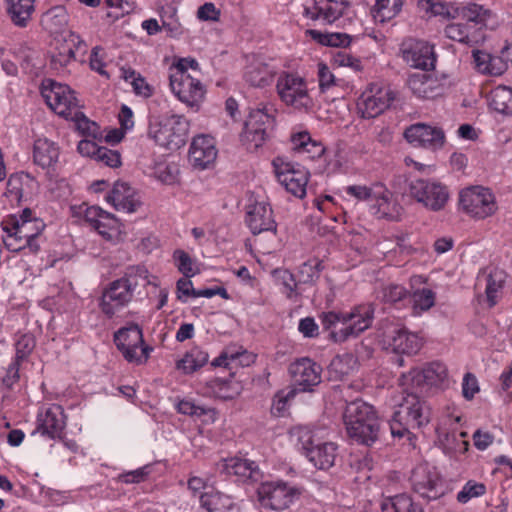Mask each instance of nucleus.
Masks as SVG:
<instances>
[{
	"label": "nucleus",
	"mask_w": 512,
	"mask_h": 512,
	"mask_svg": "<svg viewBox=\"0 0 512 512\" xmlns=\"http://www.w3.org/2000/svg\"><path fill=\"white\" fill-rule=\"evenodd\" d=\"M444 33L447 38L468 46L476 45L484 39V34L472 29L465 21L448 24Z\"/></svg>",
	"instance_id": "obj_37"
},
{
	"label": "nucleus",
	"mask_w": 512,
	"mask_h": 512,
	"mask_svg": "<svg viewBox=\"0 0 512 512\" xmlns=\"http://www.w3.org/2000/svg\"><path fill=\"white\" fill-rule=\"evenodd\" d=\"M41 95L59 116L69 119L71 116L79 115L80 102L68 85L46 79L41 86Z\"/></svg>",
	"instance_id": "obj_12"
},
{
	"label": "nucleus",
	"mask_w": 512,
	"mask_h": 512,
	"mask_svg": "<svg viewBox=\"0 0 512 512\" xmlns=\"http://www.w3.org/2000/svg\"><path fill=\"white\" fill-rule=\"evenodd\" d=\"M66 427V416L60 405L52 404L37 415V428L33 433L39 432L50 439H60Z\"/></svg>",
	"instance_id": "obj_24"
},
{
	"label": "nucleus",
	"mask_w": 512,
	"mask_h": 512,
	"mask_svg": "<svg viewBox=\"0 0 512 512\" xmlns=\"http://www.w3.org/2000/svg\"><path fill=\"white\" fill-rule=\"evenodd\" d=\"M407 85L411 92L421 99H435L445 93L444 83L436 76L427 73L411 74Z\"/></svg>",
	"instance_id": "obj_28"
},
{
	"label": "nucleus",
	"mask_w": 512,
	"mask_h": 512,
	"mask_svg": "<svg viewBox=\"0 0 512 512\" xmlns=\"http://www.w3.org/2000/svg\"><path fill=\"white\" fill-rule=\"evenodd\" d=\"M246 223L253 234L276 230V222L273 218L272 209L265 202H256L249 206L246 215Z\"/></svg>",
	"instance_id": "obj_32"
},
{
	"label": "nucleus",
	"mask_w": 512,
	"mask_h": 512,
	"mask_svg": "<svg viewBox=\"0 0 512 512\" xmlns=\"http://www.w3.org/2000/svg\"><path fill=\"white\" fill-rule=\"evenodd\" d=\"M293 382L302 391L311 390L321 382V367L309 358H301L289 366Z\"/></svg>",
	"instance_id": "obj_27"
},
{
	"label": "nucleus",
	"mask_w": 512,
	"mask_h": 512,
	"mask_svg": "<svg viewBox=\"0 0 512 512\" xmlns=\"http://www.w3.org/2000/svg\"><path fill=\"white\" fill-rule=\"evenodd\" d=\"M35 0H7L8 13L13 23L25 27L34 12Z\"/></svg>",
	"instance_id": "obj_45"
},
{
	"label": "nucleus",
	"mask_w": 512,
	"mask_h": 512,
	"mask_svg": "<svg viewBox=\"0 0 512 512\" xmlns=\"http://www.w3.org/2000/svg\"><path fill=\"white\" fill-rule=\"evenodd\" d=\"M317 76L319 82V89L323 93L327 92L337 84L335 76L330 71L329 67L324 63L318 64Z\"/></svg>",
	"instance_id": "obj_63"
},
{
	"label": "nucleus",
	"mask_w": 512,
	"mask_h": 512,
	"mask_svg": "<svg viewBox=\"0 0 512 512\" xmlns=\"http://www.w3.org/2000/svg\"><path fill=\"white\" fill-rule=\"evenodd\" d=\"M321 430H311L307 427H298L294 430L298 444L305 451L306 457L318 469L326 470L335 464L337 458V445L333 442H321Z\"/></svg>",
	"instance_id": "obj_7"
},
{
	"label": "nucleus",
	"mask_w": 512,
	"mask_h": 512,
	"mask_svg": "<svg viewBox=\"0 0 512 512\" xmlns=\"http://www.w3.org/2000/svg\"><path fill=\"white\" fill-rule=\"evenodd\" d=\"M86 45L80 36L74 32L67 31L54 38L50 54V68L57 73H65L68 66L75 61L76 53H85Z\"/></svg>",
	"instance_id": "obj_15"
},
{
	"label": "nucleus",
	"mask_w": 512,
	"mask_h": 512,
	"mask_svg": "<svg viewBox=\"0 0 512 512\" xmlns=\"http://www.w3.org/2000/svg\"><path fill=\"white\" fill-rule=\"evenodd\" d=\"M408 196L425 209L442 211L450 199L448 187L435 179H413L408 183Z\"/></svg>",
	"instance_id": "obj_8"
},
{
	"label": "nucleus",
	"mask_w": 512,
	"mask_h": 512,
	"mask_svg": "<svg viewBox=\"0 0 512 512\" xmlns=\"http://www.w3.org/2000/svg\"><path fill=\"white\" fill-rule=\"evenodd\" d=\"M217 157L215 140L208 135L194 137L190 149L189 160L194 167L205 169L214 163Z\"/></svg>",
	"instance_id": "obj_29"
},
{
	"label": "nucleus",
	"mask_w": 512,
	"mask_h": 512,
	"mask_svg": "<svg viewBox=\"0 0 512 512\" xmlns=\"http://www.w3.org/2000/svg\"><path fill=\"white\" fill-rule=\"evenodd\" d=\"M402 52L405 62L413 68L429 70L435 66L434 47L427 42L416 41L410 43Z\"/></svg>",
	"instance_id": "obj_30"
},
{
	"label": "nucleus",
	"mask_w": 512,
	"mask_h": 512,
	"mask_svg": "<svg viewBox=\"0 0 512 512\" xmlns=\"http://www.w3.org/2000/svg\"><path fill=\"white\" fill-rule=\"evenodd\" d=\"M346 433L353 441L370 446L379 434V422L373 406L362 400H355L346 405L343 413Z\"/></svg>",
	"instance_id": "obj_3"
},
{
	"label": "nucleus",
	"mask_w": 512,
	"mask_h": 512,
	"mask_svg": "<svg viewBox=\"0 0 512 512\" xmlns=\"http://www.w3.org/2000/svg\"><path fill=\"white\" fill-rule=\"evenodd\" d=\"M241 391V383L232 378H215L206 383V393L222 400L234 399Z\"/></svg>",
	"instance_id": "obj_38"
},
{
	"label": "nucleus",
	"mask_w": 512,
	"mask_h": 512,
	"mask_svg": "<svg viewBox=\"0 0 512 512\" xmlns=\"http://www.w3.org/2000/svg\"><path fill=\"white\" fill-rule=\"evenodd\" d=\"M41 24L51 34L63 33L68 24V13L65 7L50 8L42 15Z\"/></svg>",
	"instance_id": "obj_42"
},
{
	"label": "nucleus",
	"mask_w": 512,
	"mask_h": 512,
	"mask_svg": "<svg viewBox=\"0 0 512 512\" xmlns=\"http://www.w3.org/2000/svg\"><path fill=\"white\" fill-rule=\"evenodd\" d=\"M490 107L503 114L512 116V89L507 86H497L490 93Z\"/></svg>",
	"instance_id": "obj_48"
},
{
	"label": "nucleus",
	"mask_w": 512,
	"mask_h": 512,
	"mask_svg": "<svg viewBox=\"0 0 512 512\" xmlns=\"http://www.w3.org/2000/svg\"><path fill=\"white\" fill-rule=\"evenodd\" d=\"M410 481L414 492L427 500H435L443 494L439 473L428 463L417 465L412 471Z\"/></svg>",
	"instance_id": "obj_20"
},
{
	"label": "nucleus",
	"mask_w": 512,
	"mask_h": 512,
	"mask_svg": "<svg viewBox=\"0 0 512 512\" xmlns=\"http://www.w3.org/2000/svg\"><path fill=\"white\" fill-rule=\"evenodd\" d=\"M199 72V63L194 58H180L169 68V74H190L188 70Z\"/></svg>",
	"instance_id": "obj_64"
},
{
	"label": "nucleus",
	"mask_w": 512,
	"mask_h": 512,
	"mask_svg": "<svg viewBox=\"0 0 512 512\" xmlns=\"http://www.w3.org/2000/svg\"><path fill=\"white\" fill-rule=\"evenodd\" d=\"M72 210L74 214L83 216L85 222L105 239H113L121 233L120 221L99 206L82 204L72 207Z\"/></svg>",
	"instance_id": "obj_18"
},
{
	"label": "nucleus",
	"mask_w": 512,
	"mask_h": 512,
	"mask_svg": "<svg viewBox=\"0 0 512 512\" xmlns=\"http://www.w3.org/2000/svg\"><path fill=\"white\" fill-rule=\"evenodd\" d=\"M162 29L168 36L178 38L184 33V29L177 18V8L171 4L163 6L160 11Z\"/></svg>",
	"instance_id": "obj_50"
},
{
	"label": "nucleus",
	"mask_w": 512,
	"mask_h": 512,
	"mask_svg": "<svg viewBox=\"0 0 512 512\" xmlns=\"http://www.w3.org/2000/svg\"><path fill=\"white\" fill-rule=\"evenodd\" d=\"M404 137L413 146L431 151H437L445 144L444 131L425 123L410 125L405 129Z\"/></svg>",
	"instance_id": "obj_22"
},
{
	"label": "nucleus",
	"mask_w": 512,
	"mask_h": 512,
	"mask_svg": "<svg viewBox=\"0 0 512 512\" xmlns=\"http://www.w3.org/2000/svg\"><path fill=\"white\" fill-rule=\"evenodd\" d=\"M173 259L176 267L185 277H191L195 274L194 264L188 253L183 250H176L173 253Z\"/></svg>",
	"instance_id": "obj_61"
},
{
	"label": "nucleus",
	"mask_w": 512,
	"mask_h": 512,
	"mask_svg": "<svg viewBox=\"0 0 512 512\" xmlns=\"http://www.w3.org/2000/svg\"><path fill=\"white\" fill-rule=\"evenodd\" d=\"M404 0H375L372 15L376 22L386 23L402 10Z\"/></svg>",
	"instance_id": "obj_46"
},
{
	"label": "nucleus",
	"mask_w": 512,
	"mask_h": 512,
	"mask_svg": "<svg viewBox=\"0 0 512 512\" xmlns=\"http://www.w3.org/2000/svg\"><path fill=\"white\" fill-rule=\"evenodd\" d=\"M223 468L228 475L237 476L240 480H256L259 470L255 462L248 459L230 458L225 460Z\"/></svg>",
	"instance_id": "obj_39"
},
{
	"label": "nucleus",
	"mask_w": 512,
	"mask_h": 512,
	"mask_svg": "<svg viewBox=\"0 0 512 512\" xmlns=\"http://www.w3.org/2000/svg\"><path fill=\"white\" fill-rule=\"evenodd\" d=\"M375 309L372 304H361L349 311H328L319 315L324 331L334 343H344L357 338L371 327Z\"/></svg>",
	"instance_id": "obj_1"
},
{
	"label": "nucleus",
	"mask_w": 512,
	"mask_h": 512,
	"mask_svg": "<svg viewBox=\"0 0 512 512\" xmlns=\"http://www.w3.org/2000/svg\"><path fill=\"white\" fill-rule=\"evenodd\" d=\"M401 388L407 389H443L448 385V371L446 366L438 361L431 362L423 368H413L401 374L398 379Z\"/></svg>",
	"instance_id": "obj_10"
},
{
	"label": "nucleus",
	"mask_w": 512,
	"mask_h": 512,
	"mask_svg": "<svg viewBox=\"0 0 512 512\" xmlns=\"http://www.w3.org/2000/svg\"><path fill=\"white\" fill-rule=\"evenodd\" d=\"M473 58L476 69L483 74L499 76L506 70L505 62L498 56L476 50L473 51Z\"/></svg>",
	"instance_id": "obj_41"
},
{
	"label": "nucleus",
	"mask_w": 512,
	"mask_h": 512,
	"mask_svg": "<svg viewBox=\"0 0 512 512\" xmlns=\"http://www.w3.org/2000/svg\"><path fill=\"white\" fill-rule=\"evenodd\" d=\"M75 123L77 130L86 136L97 138L100 135V128L94 121L89 120L84 113L79 109V115L71 116L69 118Z\"/></svg>",
	"instance_id": "obj_60"
},
{
	"label": "nucleus",
	"mask_w": 512,
	"mask_h": 512,
	"mask_svg": "<svg viewBox=\"0 0 512 512\" xmlns=\"http://www.w3.org/2000/svg\"><path fill=\"white\" fill-rule=\"evenodd\" d=\"M200 504L207 512H241L230 496L214 490L201 494Z\"/></svg>",
	"instance_id": "obj_36"
},
{
	"label": "nucleus",
	"mask_w": 512,
	"mask_h": 512,
	"mask_svg": "<svg viewBox=\"0 0 512 512\" xmlns=\"http://www.w3.org/2000/svg\"><path fill=\"white\" fill-rule=\"evenodd\" d=\"M276 92L281 102L295 111L309 112L315 106L307 80L297 73L282 72L277 78Z\"/></svg>",
	"instance_id": "obj_5"
},
{
	"label": "nucleus",
	"mask_w": 512,
	"mask_h": 512,
	"mask_svg": "<svg viewBox=\"0 0 512 512\" xmlns=\"http://www.w3.org/2000/svg\"><path fill=\"white\" fill-rule=\"evenodd\" d=\"M272 164L278 181L287 192L300 199L305 197L309 171L298 163L286 161L283 157H276Z\"/></svg>",
	"instance_id": "obj_16"
},
{
	"label": "nucleus",
	"mask_w": 512,
	"mask_h": 512,
	"mask_svg": "<svg viewBox=\"0 0 512 512\" xmlns=\"http://www.w3.org/2000/svg\"><path fill=\"white\" fill-rule=\"evenodd\" d=\"M357 359L351 353L338 355L330 363L329 369L335 377L343 378L349 375L356 367Z\"/></svg>",
	"instance_id": "obj_52"
},
{
	"label": "nucleus",
	"mask_w": 512,
	"mask_h": 512,
	"mask_svg": "<svg viewBox=\"0 0 512 512\" xmlns=\"http://www.w3.org/2000/svg\"><path fill=\"white\" fill-rule=\"evenodd\" d=\"M36 341L33 335L23 334L18 336L15 342V360L21 363H26L29 356L33 352Z\"/></svg>",
	"instance_id": "obj_57"
},
{
	"label": "nucleus",
	"mask_w": 512,
	"mask_h": 512,
	"mask_svg": "<svg viewBox=\"0 0 512 512\" xmlns=\"http://www.w3.org/2000/svg\"><path fill=\"white\" fill-rule=\"evenodd\" d=\"M348 5L347 0H313L305 7L304 15L322 24H332L344 14Z\"/></svg>",
	"instance_id": "obj_25"
},
{
	"label": "nucleus",
	"mask_w": 512,
	"mask_h": 512,
	"mask_svg": "<svg viewBox=\"0 0 512 512\" xmlns=\"http://www.w3.org/2000/svg\"><path fill=\"white\" fill-rule=\"evenodd\" d=\"M381 509L383 512H423L422 507L407 494H398L384 499Z\"/></svg>",
	"instance_id": "obj_47"
},
{
	"label": "nucleus",
	"mask_w": 512,
	"mask_h": 512,
	"mask_svg": "<svg viewBox=\"0 0 512 512\" xmlns=\"http://www.w3.org/2000/svg\"><path fill=\"white\" fill-rule=\"evenodd\" d=\"M105 199L116 210L133 213L140 206V198L134 188L125 182H116Z\"/></svg>",
	"instance_id": "obj_31"
},
{
	"label": "nucleus",
	"mask_w": 512,
	"mask_h": 512,
	"mask_svg": "<svg viewBox=\"0 0 512 512\" xmlns=\"http://www.w3.org/2000/svg\"><path fill=\"white\" fill-rule=\"evenodd\" d=\"M420 11L427 16H441L444 19H454L457 17L458 7L453 3H447L434 0H419L417 4Z\"/></svg>",
	"instance_id": "obj_44"
},
{
	"label": "nucleus",
	"mask_w": 512,
	"mask_h": 512,
	"mask_svg": "<svg viewBox=\"0 0 512 512\" xmlns=\"http://www.w3.org/2000/svg\"><path fill=\"white\" fill-rule=\"evenodd\" d=\"M395 98L396 94L390 86L371 83L357 99V113L363 119H374L389 109Z\"/></svg>",
	"instance_id": "obj_11"
},
{
	"label": "nucleus",
	"mask_w": 512,
	"mask_h": 512,
	"mask_svg": "<svg viewBox=\"0 0 512 512\" xmlns=\"http://www.w3.org/2000/svg\"><path fill=\"white\" fill-rule=\"evenodd\" d=\"M275 114L276 109L271 104H261L250 112L241 136L247 150L257 151L270 139Z\"/></svg>",
	"instance_id": "obj_6"
},
{
	"label": "nucleus",
	"mask_w": 512,
	"mask_h": 512,
	"mask_svg": "<svg viewBox=\"0 0 512 512\" xmlns=\"http://www.w3.org/2000/svg\"><path fill=\"white\" fill-rule=\"evenodd\" d=\"M208 354L199 348H193L180 359L176 367L185 374H190L203 367L208 362Z\"/></svg>",
	"instance_id": "obj_49"
},
{
	"label": "nucleus",
	"mask_w": 512,
	"mask_h": 512,
	"mask_svg": "<svg viewBox=\"0 0 512 512\" xmlns=\"http://www.w3.org/2000/svg\"><path fill=\"white\" fill-rule=\"evenodd\" d=\"M457 17H460L472 29L484 34V30L490 25L494 15L490 9L476 3H469L458 7Z\"/></svg>",
	"instance_id": "obj_35"
},
{
	"label": "nucleus",
	"mask_w": 512,
	"mask_h": 512,
	"mask_svg": "<svg viewBox=\"0 0 512 512\" xmlns=\"http://www.w3.org/2000/svg\"><path fill=\"white\" fill-rule=\"evenodd\" d=\"M382 343L386 349L409 356L417 354L423 346V340L418 334L396 326L384 332Z\"/></svg>",
	"instance_id": "obj_21"
},
{
	"label": "nucleus",
	"mask_w": 512,
	"mask_h": 512,
	"mask_svg": "<svg viewBox=\"0 0 512 512\" xmlns=\"http://www.w3.org/2000/svg\"><path fill=\"white\" fill-rule=\"evenodd\" d=\"M2 229L5 232L3 242L5 247L12 252L29 250L30 253H36L39 250V244L30 242V240L18 233L17 221L15 218H5L2 223Z\"/></svg>",
	"instance_id": "obj_33"
},
{
	"label": "nucleus",
	"mask_w": 512,
	"mask_h": 512,
	"mask_svg": "<svg viewBox=\"0 0 512 512\" xmlns=\"http://www.w3.org/2000/svg\"><path fill=\"white\" fill-rule=\"evenodd\" d=\"M176 408L181 414L192 417L206 416L211 422L215 421L217 415L215 409L196 405L193 401L187 399L180 400Z\"/></svg>",
	"instance_id": "obj_53"
},
{
	"label": "nucleus",
	"mask_w": 512,
	"mask_h": 512,
	"mask_svg": "<svg viewBox=\"0 0 512 512\" xmlns=\"http://www.w3.org/2000/svg\"><path fill=\"white\" fill-rule=\"evenodd\" d=\"M169 86L179 101L196 110L206 94L205 86L193 74H169Z\"/></svg>",
	"instance_id": "obj_19"
},
{
	"label": "nucleus",
	"mask_w": 512,
	"mask_h": 512,
	"mask_svg": "<svg viewBox=\"0 0 512 512\" xmlns=\"http://www.w3.org/2000/svg\"><path fill=\"white\" fill-rule=\"evenodd\" d=\"M277 74L278 67L271 60L254 56L247 63L243 78L251 87L265 88L273 83Z\"/></svg>",
	"instance_id": "obj_23"
},
{
	"label": "nucleus",
	"mask_w": 512,
	"mask_h": 512,
	"mask_svg": "<svg viewBox=\"0 0 512 512\" xmlns=\"http://www.w3.org/2000/svg\"><path fill=\"white\" fill-rule=\"evenodd\" d=\"M379 184L380 182H374L370 185H350L345 188V192L358 201H365L370 205Z\"/></svg>",
	"instance_id": "obj_59"
},
{
	"label": "nucleus",
	"mask_w": 512,
	"mask_h": 512,
	"mask_svg": "<svg viewBox=\"0 0 512 512\" xmlns=\"http://www.w3.org/2000/svg\"><path fill=\"white\" fill-rule=\"evenodd\" d=\"M413 309L416 313L429 310L435 304L436 295L429 288L417 289L412 293Z\"/></svg>",
	"instance_id": "obj_55"
},
{
	"label": "nucleus",
	"mask_w": 512,
	"mask_h": 512,
	"mask_svg": "<svg viewBox=\"0 0 512 512\" xmlns=\"http://www.w3.org/2000/svg\"><path fill=\"white\" fill-rule=\"evenodd\" d=\"M459 206L470 217L485 219L498 210L493 192L482 186H473L462 190L459 194Z\"/></svg>",
	"instance_id": "obj_14"
},
{
	"label": "nucleus",
	"mask_w": 512,
	"mask_h": 512,
	"mask_svg": "<svg viewBox=\"0 0 512 512\" xmlns=\"http://www.w3.org/2000/svg\"><path fill=\"white\" fill-rule=\"evenodd\" d=\"M18 233L30 240V242L38 243L37 238L44 230L45 224L40 219L33 220H16Z\"/></svg>",
	"instance_id": "obj_56"
},
{
	"label": "nucleus",
	"mask_w": 512,
	"mask_h": 512,
	"mask_svg": "<svg viewBox=\"0 0 512 512\" xmlns=\"http://www.w3.org/2000/svg\"><path fill=\"white\" fill-rule=\"evenodd\" d=\"M309 35L319 43L327 46H347L350 43L349 35L345 33H326L317 30H308Z\"/></svg>",
	"instance_id": "obj_58"
},
{
	"label": "nucleus",
	"mask_w": 512,
	"mask_h": 512,
	"mask_svg": "<svg viewBox=\"0 0 512 512\" xmlns=\"http://www.w3.org/2000/svg\"><path fill=\"white\" fill-rule=\"evenodd\" d=\"M486 491V487L482 483H476L469 481L467 482L461 491L457 494V500L460 503H466L474 497L483 495Z\"/></svg>",
	"instance_id": "obj_62"
},
{
	"label": "nucleus",
	"mask_w": 512,
	"mask_h": 512,
	"mask_svg": "<svg viewBox=\"0 0 512 512\" xmlns=\"http://www.w3.org/2000/svg\"><path fill=\"white\" fill-rule=\"evenodd\" d=\"M402 399L390 421L391 434L402 438L410 435L411 430L419 429L429 422V408L413 389L402 388Z\"/></svg>",
	"instance_id": "obj_4"
},
{
	"label": "nucleus",
	"mask_w": 512,
	"mask_h": 512,
	"mask_svg": "<svg viewBox=\"0 0 512 512\" xmlns=\"http://www.w3.org/2000/svg\"><path fill=\"white\" fill-rule=\"evenodd\" d=\"M114 342L125 360L137 365L146 363L153 351L144 343L142 329L137 324H129L115 332Z\"/></svg>",
	"instance_id": "obj_13"
},
{
	"label": "nucleus",
	"mask_w": 512,
	"mask_h": 512,
	"mask_svg": "<svg viewBox=\"0 0 512 512\" xmlns=\"http://www.w3.org/2000/svg\"><path fill=\"white\" fill-rule=\"evenodd\" d=\"M254 362V355L246 350L226 349L212 362L213 366L233 368L234 366H249Z\"/></svg>",
	"instance_id": "obj_43"
},
{
	"label": "nucleus",
	"mask_w": 512,
	"mask_h": 512,
	"mask_svg": "<svg viewBox=\"0 0 512 512\" xmlns=\"http://www.w3.org/2000/svg\"><path fill=\"white\" fill-rule=\"evenodd\" d=\"M369 209L378 219L399 220L402 213V207L393 193L381 182Z\"/></svg>",
	"instance_id": "obj_26"
},
{
	"label": "nucleus",
	"mask_w": 512,
	"mask_h": 512,
	"mask_svg": "<svg viewBox=\"0 0 512 512\" xmlns=\"http://www.w3.org/2000/svg\"><path fill=\"white\" fill-rule=\"evenodd\" d=\"M506 279V272L499 268L491 269L486 276L485 293L490 307L496 305L502 297Z\"/></svg>",
	"instance_id": "obj_40"
},
{
	"label": "nucleus",
	"mask_w": 512,
	"mask_h": 512,
	"mask_svg": "<svg viewBox=\"0 0 512 512\" xmlns=\"http://www.w3.org/2000/svg\"><path fill=\"white\" fill-rule=\"evenodd\" d=\"M293 149L300 153H307L311 157H319L324 152L321 144L312 141L308 132L297 133L291 138Z\"/></svg>",
	"instance_id": "obj_51"
},
{
	"label": "nucleus",
	"mask_w": 512,
	"mask_h": 512,
	"mask_svg": "<svg viewBox=\"0 0 512 512\" xmlns=\"http://www.w3.org/2000/svg\"><path fill=\"white\" fill-rule=\"evenodd\" d=\"M189 122L182 115L172 114L151 125L150 136L159 145L169 150H177L185 145Z\"/></svg>",
	"instance_id": "obj_9"
},
{
	"label": "nucleus",
	"mask_w": 512,
	"mask_h": 512,
	"mask_svg": "<svg viewBox=\"0 0 512 512\" xmlns=\"http://www.w3.org/2000/svg\"><path fill=\"white\" fill-rule=\"evenodd\" d=\"M139 280H142L143 284L151 283L148 270L143 266L130 267L123 277L112 281L103 291L101 311L111 318L126 307L133 299L135 289L140 284Z\"/></svg>",
	"instance_id": "obj_2"
},
{
	"label": "nucleus",
	"mask_w": 512,
	"mask_h": 512,
	"mask_svg": "<svg viewBox=\"0 0 512 512\" xmlns=\"http://www.w3.org/2000/svg\"><path fill=\"white\" fill-rule=\"evenodd\" d=\"M33 162L42 169H54L59 161L60 147L47 138H38L33 144Z\"/></svg>",
	"instance_id": "obj_34"
},
{
	"label": "nucleus",
	"mask_w": 512,
	"mask_h": 512,
	"mask_svg": "<svg viewBox=\"0 0 512 512\" xmlns=\"http://www.w3.org/2000/svg\"><path fill=\"white\" fill-rule=\"evenodd\" d=\"M321 271V262L317 259L308 260L302 263L297 271L298 283L302 284H314Z\"/></svg>",
	"instance_id": "obj_54"
},
{
	"label": "nucleus",
	"mask_w": 512,
	"mask_h": 512,
	"mask_svg": "<svg viewBox=\"0 0 512 512\" xmlns=\"http://www.w3.org/2000/svg\"><path fill=\"white\" fill-rule=\"evenodd\" d=\"M298 490L284 481L263 482L257 489L260 506L273 511H283L293 503Z\"/></svg>",
	"instance_id": "obj_17"
}]
</instances>
